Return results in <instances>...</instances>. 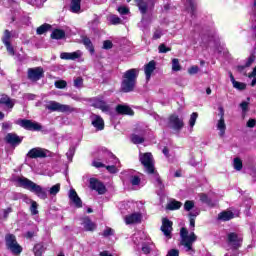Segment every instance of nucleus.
<instances>
[{"mask_svg": "<svg viewBox=\"0 0 256 256\" xmlns=\"http://www.w3.org/2000/svg\"><path fill=\"white\" fill-rule=\"evenodd\" d=\"M200 201L202 203H205V205H208V207H213V205H215V203H213V200L207 196V194H200Z\"/></svg>", "mask_w": 256, "mask_h": 256, "instance_id": "obj_34", "label": "nucleus"}, {"mask_svg": "<svg viewBox=\"0 0 256 256\" xmlns=\"http://www.w3.org/2000/svg\"><path fill=\"white\" fill-rule=\"evenodd\" d=\"M124 209H126L127 211H133V209H135V203L134 202H127L123 204Z\"/></svg>", "mask_w": 256, "mask_h": 256, "instance_id": "obj_55", "label": "nucleus"}, {"mask_svg": "<svg viewBox=\"0 0 256 256\" xmlns=\"http://www.w3.org/2000/svg\"><path fill=\"white\" fill-rule=\"evenodd\" d=\"M255 62V54H251L249 58L247 59L246 63L244 66H239L238 69L243 70L245 67H251L253 63Z\"/></svg>", "mask_w": 256, "mask_h": 256, "instance_id": "obj_41", "label": "nucleus"}, {"mask_svg": "<svg viewBox=\"0 0 256 256\" xmlns=\"http://www.w3.org/2000/svg\"><path fill=\"white\" fill-rule=\"evenodd\" d=\"M92 166L96 167V169H101V167H105V164H103V162H101V159H94L92 161Z\"/></svg>", "mask_w": 256, "mask_h": 256, "instance_id": "obj_50", "label": "nucleus"}, {"mask_svg": "<svg viewBox=\"0 0 256 256\" xmlns=\"http://www.w3.org/2000/svg\"><path fill=\"white\" fill-rule=\"evenodd\" d=\"M81 225L83 226L84 231H95V229H97V225H95L89 217L81 218Z\"/></svg>", "mask_w": 256, "mask_h": 256, "instance_id": "obj_24", "label": "nucleus"}, {"mask_svg": "<svg viewBox=\"0 0 256 256\" xmlns=\"http://www.w3.org/2000/svg\"><path fill=\"white\" fill-rule=\"evenodd\" d=\"M197 117H199V114L197 112H194L191 114L189 119L190 131H193V127H195V123L197 122Z\"/></svg>", "mask_w": 256, "mask_h": 256, "instance_id": "obj_38", "label": "nucleus"}, {"mask_svg": "<svg viewBox=\"0 0 256 256\" xmlns=\"http://www.w3.org/2000/svg\"><path fill=\"white\" fill-rule=\"evenodd\" d=\"M172 71H181V64H179V59H172Z\"/></svg>", "mask_w": 256, "mask_h": 256, "instance_id": "obj_45", "label": "nucleus"}, {"mask_svg": "<svg viewBox=\"0 0 256 256\" xmlns=\"http://www.w3.org/2000/svg\"><path fill=\"white\" fill-rule=\"evenodd\" d=\"M116 113H118V115H134L133 109L128 105L123 104L116 106Z\"/></svg>", "mask_w": 256, "mask_h": 256, "instance_id": "obj_26", "label": "nucleus"}, {"mask_svg": "<svg viewBox=\"0 0 256 256\" xmlns=\"http://www.w3.org/2000/svg\"><path fill=\"white\" fill-rule=\"evenodd\" d=\"M43 253H45V247L42 246V244H36L34 246V255L41 256V255H43Z\"/></svg>", "mask_w": 256, "mask_h": 256, "instance_id": "obj_40", "label": "nucleus"}, {"mask_svg": "<svg viewBox=\"0 0 256 256\" xmlns=\"http://www.w3.org/2000/svg\"><path fill=\"white\" fill-rule=\"evenodd\" d=\"M83 57V52L81 50L75 52H63L60 54V58L66 61H75L76 59H81Z\"/></svg>", "mask_w": 256, "mask_h": 256, "instance_id": "obj_16", "label": "nucleus"}, {"mask_svg": "<svg viewBox=\"0 0 256 256\" xmlns=\"http://www.w3.org/2000/svg\"><path fill=\"white\" fill-rule=\"evenodd\" d=\"M75 155V147H70L68 152L66 153V157L68 160L73 161V156Z\"/></svg>", "mask_w": 256, "mask_h": 256, "instance_id": "obj_52", "label": "nucleus"}, {"mask_svg": "<svg viewBox=\"0 0 256 256\" xmlns=\"http://www.w3.org/2000/svg\"><path fill=\"white\" fill-rule=\"evenodd\" d=\"M115 231L111 228H106L103 232V237H111V235H114Z\"/></svg>", "mask_w": 256, "mask_h": 256, "instance_id": "obj_58", "label": "nucleus"}, {"mask_svg": "<svg viewBox=\"0 0 256 256\" xmlns=\"http://www.w3.org/2000/svg\"><path fill=\"white\" fill-rule=\"evenodd\" d=\"M124 221L126 225H133V223H141V213H133L125 216Z\"/></svg>", "mask_w": 256, "mask_h": 256, "instance_id": "obj_25", "label": "nucleus"}, {"mask_svg": "<svg viewBox=\"0 0 256 256\" xmlns=\"http://www.w3.org/2000/svg\"><path fill=\"white\" fill-rule=\"evenodd\" d=\"M39 204H37L35 201L31 203V206H30V212H31V215H39Z\"/></svg>", "mask_w": 256, "mask_h": 256, "instance_id": "obj_46", "label": "nucleus"}, {"mask_svg": "<svg viewBox=\"0 0 256 256\" xmlns=\"http://www.w3.org/2000/svg\"><path fill=\"white\" fill-rule=\"evenodd\" d=\"M193 207H195V203L191 200H187L184 204L185 211H191V209H193Z\"/></svg>", "mask_w": 256, "mask_h": 256, "instance_id": "obj_51", "label": "nucleus"}, {"mask_svg": "<svg viewBox=\"0 0 256 256\" xmlns=\"http://www.w3.org/2000/svg\"><path fill=\"white\" fill-rule=\"evenodd\" d=\"M152 181L155 187L158 189L157 194L163 195V191H165V184H163V181H161V177H159L157 172L152 173Z\"/></svg>", "mask_w": 256, "mask_h": 256, "instance_id": "obj_17", "label": "nucleus"}, {"mask_svg": "<svg viewBox=\"0 0 256 256\" xmlns=\"http://www.w3.org/2000/svg\"><path fill=\"white\" fill-rule=\"evenodd\" d=\"M74 87H76L77 89L83 87V78L78 77L74 80Z\"/></svg>", "mask_w": 256, "mask_h": 256, "instance_id": "obj_54", "label": "nucleus"}, {"mask_svg": "<svg viewBox=\"0 0 256 256\" xmlns=\"http://www.w3.org/2000/svg\"><path fill=\"white\" fill-rule=\"evenodd\" d=\"M230 81L234 89H238V91H243L246 87L245 83L236 81L232 73H230Z\"/></svg>", "mask_w": 256, "mask_h": 256, "instance_id": "obj_32", "label": "nucleus"}, {"mask_svg": "<svg viewBox=\"0 0 256 256\" xmlns=\"http://www.w3.org/2000/svg\"><path fill=\"white\" fill-rule=\"evenodd\" d=\"M90 189L97 191L98 195H105L107 193V188L105 184L99 181L97 178H90Z\"/></svg>", "mask_w": 256, "mask_h": 256, "instance_id": "obj_12", "label": "nucleus"}, {"mask_svg": "<svg viewBox=\"0 0 256 256\" xmlns=\"http://www.w3.org/2000/svg\"><path fill=\"white\" fill-rule=\"evenodd\" d=\"M92 107H95V109H101L103 113H109V111H111V107L108 103L99 98H95L93 100Z\"/></svg>", "mask_w": 256, "mask_h": 256, "instance_id": "obj_18", "label": "nucleus"}, {"mask_svg": "<svg viewBox=\"0 0 256 256\" xmlns=\"http://www.w3.org/2000/svg\"><path fill=\"white\" fill-rule=\"evenodd\" d=\"M240 107H241L243 113H245L247 111V109H249V102L244 101V102L240 103Z\"/></svg>", "mask_w": 256, "mask_h": 256, "instance_id": "obj_62", "label": "nucleus"}, {"mask_svg": "<svg viewBox=\"0 0 256 256\" xmlns=\"http://www.w3.org/2000/svg\"><path fill=\"white\" fill-rule=\"evenodd\" d=\"M70 11L72 13H79L81 11V0H71Z\"/></svg>", "mask_w": 256, "mask_h": 256, "instance_id": "obj_33", "label": "nucleus"}, {"mask_svg": "<svg viewBox=\"0 0 256 256\" xmlns=\"http://www.w3.org/2000/svg\"><path fill=\"white\" fill-rule=\"evenodd\" d=\"M47 153H49L48 150L37 147V148H32L27 153V157H29L30 159H43L44 157H47Z\"/></svg>", "mask_w": 256, "mask_h": 256, "instance_id": "obj_13", "label": "nucleus"}, {"mask_svg": "<svg viewBox=\"0 0 256 256\" xmlns=\"http://www.w3.org/2000/svg\"><path fill=\"white\" fill-rule=\"evenodd\" d=\"M139 161L143 165L146 173L152 175L155 172V161L153 160V154L146 152L139 154Z\"/></svg>", "mask_w": 256, "mask_h": 256, "instance_id": "obj_4", "label": "nucleus"}, {"mask_svg": "<svg viewBox=\"0 0 256 256\" xmlns=\"http://www.w3.org/2000/svg\"><path fill=\"white\" fill-rule=\"evenodd\" d=\"M51 38L52 39H64L65 38V31L61 29H56L51 33Z\"/></svg>", "mask_w": 256, "mask_h": 256, "instance_id": "obj_35", "label": "nucleus"}, {"mask_svg": "<svg viewBox=\"0 0 256 256\" xmlns=\"http://www.w3.org/2000/svg\"><path fill=\"white\" fill-rule=\"evenodd\" d=\"M10 39H11V32H9V30H5L4 36L2 38L3 43L4 44L11 43Z\"/></svg>", "mask_w": 256, "mask_h": 256, "instance_id": "obj_49", "label": "nucleus"}, {"mask_svg": "<svg viewBox=\"0 0 256 256\" xmlns=\"http://www.w3.org/2000/svg\"><path fill=\"white\" fill-rule=\"evenodd\" d=\"M54 86L56 87V89H65V87H67V81L57 80L55 81Z\"/></svg>", "mask_w": 256, "mask_h": 256, "instance_id": "obj_47", "label": "nucleus"}, {"mask_svg": "<svg viewBox=\"0 0 256 256\" xmlns=\"http://www.w3.org/2000/svg\"><path fill=\"white\" fill-rule=\"evenodd\" d=\"M135 3L142 15H145L147 11H151L155 7V0H135Z\"/></svg>", "mask_w": 256, "mask_h": 256, "instance_id": "obj_10", "label": "nucleus"}, {"mask_svg": "<svg viewBox=\"0 0 256 256\" xmlns=\"http://www.w3.org/2000/svg\"><path fill=\"white\" fill-rule=\"evenodd\" d=\"M180 237H181V245L185 248L187 253H195L193 250V243L197 241V235L194 232H191L189 235V231L187 228H181L180 230Z\"/></svg>", "mask_w": 256, "mask_h": 256, "instance_id": "obj_3", "label": "nucleus"}, {"mask_svg": "<svg viewBox=\"0 0 256 256\" xmlns=\"http://www.w3.org/2000/svg\"><path fill=\"white\" fill-rule=\"evenodd\" d=\"M46 109L52 112L57 111L58 113H75V111H77L73 106L61 104L57 101H49L48 105H46Z\"/></svg>", "mask_w": 256, "mask_h": 256, "instance_id": "obj_6", "label": "nucleus"}, {"mask_svg": "<svg viewBox=\"0 0 256 256\" xmlns=\"http://www.w3.org/2000/svg\"><path fill=\"white\" fill-rule=\"evenodd\" d=\"M181 205V202L174 200L167 205V209H169L170 211H175L177 209H181Z\"/></svg>", "mask_w": 256, "mask_h": 256, "instance_id": "obj_39", "label": "nucleus"}, {"mask_svg": "<svg viewBox=\"0 0 256 256\" xmlns=\"http://www.w3.org/2000/svg\"><path fill=\"white\" fill-rule=\"evenodd\" d=\"M159 53H169L171 51V48L167 47L165 44H160L158 47Z\"/></svg>", "mask_w": 256, "mask_h": 256, "instance_id": "obj_53", "label": "nucleus"}, {"mask_svg": "<svg viewBox=\"0 0 256 256\" xmlns=\"http://www.w3.org/2000/svg\"><path fill=\"white\" fill-rule=\"evenodd\" d=\"M5 141L12 147H17V145H21L23 142V137H20L15 133H8L5 137Z\"/></svg>", "mask_w": 256, "mask_h": 256, "instance_id": "obj_15", "label": "nucleus"}, {"mask_svg": "<svg viewBox=\"0 0 256 256\" xmlns=\"http://www.w3.org/2000/svg\"><path fill=\"white\" fill-rule=\"evenodd\" d=\"M185 9L190 13V15H195L197 4H195V1L193 0H186Z\"/></svg>", "mask_w": 256, "mask_h": 256, "instance_id": "obj_30", "label": "nucleus"}, {"mask_svg": "<svg viewBox=\"0 0 256 256\" xmlns=\"http://www.w3.org/2000/svg\"><path fill=\"white\" fill-rule=\"evenodd\" d=\"M219 135L221 137L225 136V131L227 130V125L225 124V119H219L216 125Z\"/></svg>", "mask_w": 256, "mask_h": 256, "instance_id": "obj_31", "label": "nucleus"}, {"mask_svg": "<svg viewBox=\"0 0 256 256\" xmlns=\"http://www.w3.org/2000/svg\"><path fill=\"white\" fill-rule=\"evenodd\" d=\"M16 125H20V127H23V129H26L27 131H41V129H43L41 124L27 119L17 120Z\"/></svg>", "mask_w": 256, "mask_h": 256, "instance_id": "obj_9", "label": "nucleus"}, {"mask_svg": "<svg viewBox=\"0 0 256 256\" xmlns=\"http://www.w3.org/2000/svg\"><path fill=\"white\" fill-rule=\"evenodd\" d=\"M108 21L111 23V25H121V18H119L117 15H110L108 17Z\"/></svg>", "mask_w": 256, "mask_h": 256, "instance_id": "obj_42", "label": "nucleus"}, {"mask_svg": "<svg viewBox=\"0 0 256 256\" xmlns=\"http://www.w3.org/2000/svg\"><path fill=\"white\" fill-rule=\"evenodd\" d=\"M157 69V62L151 60L148 64L144 66V73L146 76V80L149 81L151 79V75H153V71Z\"/></svg>", "mask_w": 256, "mask_h": 256, "instance_id": "obj_23", "label": "nucleus"}, {"mask_svg": "<svg viewBox=\"0 0 256 256\" xmlns=\"http://www.w3.org/2000/svg\"><path fill=\"white\" fill-rule=\"evenodd\" d=\"M50 29H51V25L43 24L37 28L36 33L37 35H44V33H47Z\"/></svg>", "mask_w": 256, "mask_h": 256, "instance_id": "obj_36", "label": "nucleus"}, {"mask_svg": "<svg viewBox=\"0 0 256 256\" xmlns=\"http://www.w3.org/2000/svg\"><path fill=\"white\" fill-rule=\"evenodd\" d=\"M90 119L95 129H97L98 131H103L105 129V121H103V118H101V116L92 114L90 116Z\"/></svg>", "mask_w": 256, "mask_h": 256, "instance_id": "obj_19", "label": "nucleus"}, {"mask_svg": "<svg viewBox=\"0 0 256 256\" xmlns=\"http://www.w3.org/2000/svg\"><path fill=\"white\" fill-rule=\"evenodd\" d=\"M0 105H5L7 109H13L15 107V100L9 98V96L2 94L0 98Z\"/></svg>", "mask_w": 256, "mask_h": 256, "instance_id": "obj_27", "label": "nucleus"}, {"mask_svg": "<svg viewBox=\"0 0 256 256\" xmlns=\"http://www.w3.org/2000/svg\"><path fill=\"white\" fill-rule=\"evenodd\" d=\"M166 256H179V250L171 249Z\"/></svg>", "mask_w": 256, "mask_h": 256, "instance_id": "obj_64", "label": "nucleus"}, {"mask_svg": "<svg viewBox=\"0 0 256 256\" xmlns=\"http://www.w3.org/2000/svg\"><path fill=\"white\" fill-rule=\"evenodd\" d=\"M11 127H13V124L11 122H3L2 123V129L4 131L11 129Z\"/></svg>", "mask_w": 256, "mask_h": 256, "instance_id": "obj_60", "label": "nucleus"}, {"mask_svg": "<svg viewBox=\"0 0 256 256\" xmlns=\"http://www.w3.org/2000/svg\"><path fill=\"white\" fill-rule=\"evenodd\" d=\"M61 191V184H56L49 189V195H57Z\"/></svg>", "mask_w": 256, "mask_h": 256, "instance_id": "obj_44", "label": "nucleus"}, {"mask_svg": "<svg viewBox=\"0 0 256 256\" xmlns=\"http://www.w3.org/2000/svg\"><path fill=\"white\" fill-rule=\"evenodd\" d=\"M16 182L18 183L19 187H23V189H27L31 193H35L39 199H47V190L41 187V185L25 177L16 178Z\"/></svg>", "mask_w": 256, "mask_h": 256, "instance_id": "obj_2", "label": "nucleus"}, {"mask_svg": "<svg viewBox=\"0 0 256 256\" xmlns=\"http://www.w3.org/2000/svg\"><path fill=\"white\" fill-rule=\"evenodd\" d=\"M117 11L120 13V15H127V13H129V8L121 6L117 8Z\"/></svg>", "mask_w": 256, "mask_h": 256, "instance_id": "obj_57", "label": "nucleus"}, {"mask_svg": "<svg viewBox=\"0 0 256 256\" xmlns=\"http://www.w3.org/2000/svg\"><path fill=\"white\" fill-rule=\"evenodd\" d=\"M163 35H164L163 30H161V28H158L154 31L152 39H155V40L161 39Z\"/></svg>", "mask_w": 256, "mask_h": 256, "instance_id": "obj_48", "label": "nucleus"}, {"mask_svg": "<svg viewBox=\"0 0 256 256\" xmlns=\"http://www.w3.org/2000/svg\"><path fill=\"white\" fill-rule=\"evenodd\" d=\"M142 251L145 253V255H149V253H151V247H149L147 244H144L142 246Z\"/></svg>", "mask_w": 256, "mask_h": 256, "instance_id": "obj_63", "label": "nucleus"}, {"mask_svg": "<svg viewBox=\"0 0 256 256\" xmlns=\"http://www.w3.org/2000/svg\"><path fill=\"white\" fill-rule=\"evenodd\" d=\"M227 243L230 249L237 251V249H239L243 243V236L235 232H230L227 235Z\"/></svg>", "mask_w": 256, "mask_h": 256, "instance_id": "obj_7", "label": "nucleus"}, {"mask_svg": "<svg viewBox=\"0 0 256 256\" xmlns=\"http://www.w3.org/2000/svg\"><path fill=\"white\" fill-rule=\"evenodd\" d=\"M68 197L71 203L75 205V207H77L78 209H80V207H83V201H81V198L79 197V195H77V191H75V189H71L69 191Z\"/></svg>", "mask_w": 256, "mask_h": 256, "instance_id": "obj_21", "label": "nucleus"}, {"mask_svg": "<svg viewBox=\"0 0 256 256\" xmlns=\"http://www.w3.org/2000/svg\"><path fill=\"white\" fill-rule=\"evenodd\" d=\"M235 217V214L231 211H223L218 214V219L220 221H231Z\"/></svg>", "mask_w": 256, "mask_h": 256, "instance_id": "obj_29", "label": "nucleus"}, {"mask_svg": "<svg viewBox=\"0 0 256 256\" xmlns=\"http://www.w3.org/2000/svg\"><path fill=\"white\" fill-rule=\"evenodd\" d=\"M233 167L236 171H241L243 169V161L239 158H235L233 161Z\"/></svg>", "mask_w": 256, "mask_h": 256, "instance_id": "obj_43", "label": "nucleus"}, {"mask_svg": "<svg viewBox=\"0 0 256 256\" xmlns=\"http://www.w3.org/2000/svg\"><path fill=\"white\" fill-rule=\"evenodd\" d=\"M83 45H85L90 53H95V49L93 48V43L91 42V39L87 37L83 38Z\"/></svg>", "mask_w": 256, "mask_h": 256, "instance_id": "obj_37", "label": "nucleus"}, {"mask_svg": "<svg viewBox=\"0 0 256 256\" xmlns=\"http://www.w3.org/2000/svg\"><path fill=\"white\" fill-rule=\"evenodd\" d=\"M139 77V68H132L125 71L122 75L121 91L122 93H131L135 91L137 79Z\"/></svg>", "mask_w": 256, "mask_h": 256, "instance_id": "obj_1", "label": "nucleus"}, {"mask_svg": "<svg viewBox=\"0 0 256 256\" xmlns=\"http://www.w3.org/2000/svg\"><path fill=\"white\" fill-rule=\"evenodd\" d=\"M104 161L107 164L105 165V168L109 173H119V167H121V162L119 161V158H116L115 155L111 152H105L104 154ZM111 163L112 165H109Z\"/></svg>", "mask_w": 256, "mask_h": 256, "instance_id": "obj_5", "label": "nucleus"}, {"mask_svg": "<svg viewBox=\"0 0 256 256\" xmlns=\"http://www.w3.org/2000/svg\"><path fill=\"white\" fill-rule=\"evenodd\" d=\"M44 73L45 72L43 71L42 67L29 68L28 79L30 81H39V79H42Z\"/></svg>", "mask_w": 256, "mask_h": 256, "instance_id": "obj_14", "label": "nucleus"}, {"mask_svg": "<svg viewBox=\"0 0 256 256\" xmlns=\"http://www.w3.org/2000/svg\"><path fill=\"white\" fill-rule=\"evenodd\" d=\"M131 141L134 145H141V143L145 142V130L135 131L131 135Z\"/></svg>", "mask_w": 256, "mask_h": 256, "instance_id": "obj_20", "label": "nucleus"}, {"mask_svg": "<svg viewBox=\"0 0 256 256\" xmlns=\"http://www.w3.org/2000/svg\"><path fill=\"white\" fill-rule=\"evenodd\" d=\"M7 48V51L9 55H15V50L13 49V46H11V42H8L7 44H4Z\"/></svg>", "mask_w": 256, "mask_h": 256, "instance_id": "obj_59", "label": "nucleus"}, {"mask_svg": "<svg viewBox=\"0 0 256 256\" xmlns=\"http://www.w3.org/2000/svg\"><path fill=\"white\" fill-rule=\"evenodd\" d=\"M113 47V42L106 40L103 43V49H111Z\"/></svg>", "mask_w": 256, "mask_h": 256, "instance_id": "obj_61", "label": "nucleus"}, {"mask_svg": "<svg viewBox=\"0 0 256 256\" xmlns=\"http://www.w3.org/2000/svg\"><path fill=\"white\" fill-rule=\"evenodd\" d=\"M135 172H131V174H126L128 175V181L132 187H139L141 185V178L134 174Z\"/></svg>", "mask_w": 256, "mask_h": 256, "instance_id": "obj_28", "label": "nucleus"}, {"mask_svg": "<svg viewBox=\"0 0 256 256\" xmlns=\"http://www.w3.org/2000/svg\"><path fill=\"white\" fill-rule=\"evenodd\" d=\"M161 231L164 233L165 237L171 238V232L173 231V222L165 218L162 221Z\"/></svg>", "mask_w": 256, "mask_h": 256, "instance_id": "obj_22", "label": "nucleus"}, {"mask_svg": "<svg viewBox=\"0 0 256 256\" xmlns=\"http://www.w3.org/2000/svg\"><path fill=\"white\" fill-rule=\"evenodd\" d=\"M7 249H9L14 255H19L23 248L17 243V239L13 234H7L5 237Z\"/></svg>", "mask_w": 256, "mask_h": 256, "instance_id": "obj_8", "label": "nucleus"}, {"mask_svg": "<svg viewBox=\"0 0 256 256\" xmlns=\"http://www.w3.org/2000/svg\"><path fill=\"white\" fill-rule=\"evenodd\" d=\"M168 126L170 129H174V131H181L183 127H185V123L183 122V119L173 114L169 117Z\"/></svg>", "mask_w": 256, "mask_h": 256, "instance_id": "obj_11", "label": "nucleus"}, {"mask_svg": "<svg viewBox=\"0 0 256 256\" xmlns=\"http://www.w3.org/2000/svg\"><path fill=\"white\" fill-rule=\"evenodd\" d=\"M188 73L189 75H197V73H199V66H191L188 69Z\"/></svg>", "mask_w": 256, "mask_h": 256, "instance_id": "obj_56", "label": "nucleus"}]
</instances>
